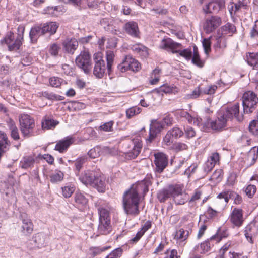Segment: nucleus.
Instances as JSON below:
<instances>
[{"instance_id":"31","label":"nucleus","mask_w":258,"mask_h":258,"mask_svg":"<svg viewBox=\"0 0 258 258\" xmlns=\"http://www.w3.org/2000/svg\"><path fill=\"white\" fill-rule=\"evenodd\" d=\"M221 35L225 36L226 35L232 36L236 32L235 26L230 23H227L221 28Z\"/></svg>"},{"instance_id":"33","label":"nucleus","mask_w":258,"mask_h":258,"mask_svg":"<svg viewBox=\"0 0 258 258\" xmlns=\"http://www.w3.org/2000/svg\"><path fill=\"white\" fill-rule=\"evenodd\" d=\"M229 235L227 230L225 228H219L216 234L210 237L211 241H215L216 243L219 242L222 238H226Z\"/></svg>"},{"instance_id":"23","label":"nucleus","mask_w":258,"mask_h":258,"mask_svg":"<svg viewBox=\"0 0 258 258\" xmlns=\"http://www.w3.org/2000/svg\"><path fill=\"white\" fill-rule=\"evenodd\" d=\"M21 217L22 221V232L26 235L31 233L33 230V225L31 220L25 213L22 214Z\"/></svg>"},{"instance_id":"7","label":"nucleus","mask_w":258,"mask_h":258,"mask_svg":"<svg viewBox=\"0 0 258 258\" xmlns=\"http://www.w3.org/2000/svg\"><path fill=\"white\" fill-rule=\"evenodd\" d=\"M117 68L121 72H125L127 70L137 72L140 70L141 67L137 60L130 55H127L122 62L117 66Z\"/></svg>"},{"instance_id":"48","label":"nucleus","mask_w":258,"mask_h":258,"mask_svg":"<svg viewBox=\"0 0 258 258\" xmlns=\"http://www.w3.org/2000/svg\"><path fill=\"white\" fill-rule=\"evenodd\" d=\"M100 24L106 31L113 32V28L111 24V19L106 18H103L100 21Z\"/></svg>"},{"instance_id":"5","label":"nucleus","mask_w":258,"mask_h":258,"mask_svg":"<svg viewBox=\"0 0 258 258\" xmlns=\"http://www.w3.org/2000/svg\"><path fill=\"white\" fill-rule=\"evenodd\" d=\"M226 122L227 119L223 115L218 117L215 120L207 119L203 124V131L209 132L210 129L216 131H220L226 126Z\"/></svg>"},{"instance_id":"35","label":"nucleus","mask_w":258,"mask_h":258,"mask_svg":"<svg viewBox=\"0 0 258 258\" xmlns=\"http://www.w3.org/2000/svg\"><path fill=\"white\" fill-rule=\"evenodd\" d=\"M74 200L76 205L79 207L85 206L88 203V200L82 193L76 192Z\"/></svg>"},{"instance_id":"9","label":"nucleus","mask_w":258,"mask_h":258,"mask_svg":"<svg viewBox=\"0 0 258 258\" xmlns=\"http://www.w3.org/2000/svg\"><path fill=\"white\" fill-rule=\"evenodd\" d=\"M229 220L234 227L238 228L241 227L244 221L243 210L235 207L232 208Z\"/></svg>"},{"instance_id":"34","label":"nucleus","mask_w":258,"mask_h":258,"mask_svg":"<svg viewBox=\"0 0 258 258\" xmlns=\"http://www.w3.org/2000/svg\"><path fill=\"white\" fill-rule=\"evenodd\" d=\"M35 163V160L32 156H26L23 158L20 163V166L23 169L32 168Z\"/></svg>"},{"instance_id":"38","label":"nucleus","mask_w":258,"mask_h":258,"mask_svg":"<svg viewBox=\"0 0 258 258\" xmlns=\"http://www.w3.org/2000/svg\"><path fill=\"white\" fill-rule=\"evenodd\" d=\"M92 186L95 187L98 191L103 192L105 189V183L104 180L101 178L99 177L96 175L95 181L92 185Z\"/></svg>"},{"instance_id":"32","label":"nucleus","mask_w":258,"mask_h":258,"mask_svg":"<svg viewBox=\"0 0 258 258\" xmlns=\"http://www.w3.org/2000/svg\"><path fill=\"white\" fill-rule=\"evenodd\" d=\"M210 238L202 243L200 245H196L194 247V251L196 253H200L201 254H204L210 249L211 244L210 243Z\"/></svg>"},{"instance_id":"54","label":"nucleus","mask_w":258,"mask_h":258,"mask_svg":"<svg viewBox=\"0 0 258 258\" xmlns=\"http://www.w3.org/2000/svg\"><path fill=\"white\" fill-rule=\"evenodd\" d=\"M63 173L59 171L55 173L52 174L50 176V181L52 183H57L60 182L63 178Z\"/></svg>"},{"instance_id":"57","label":"nucleus","mask_w":258,"mask_h":258,"mask_svg":"<svg viewBox=\"0 0 258 258\" xmlns=\"http://www.w3.org/2000/svg\"><path fill=\"white\" fill-rule=\"evenodd\" d=\"M100 148L99 146H96L94 148L90 149L87 154L89 157L92 159L97 158L100 155Z\"/></svg>"},{"instance_id":"43","label":"nucleus","mask_w":258,"mask_h":258,"mask_svg":"<svg viewBox=\"0 0 258 258\" xmlns=\"http://www.w3.org/2000/svg\"><path fill=\"white\" fill-rule=\"evenodd\" d=\"M106 60H107V69L108 72V73L111 71V67L113 63L114 54L113 51H107L106 52Z\"/></svg>"},{"instance_id":"61","label":"nucleus","mask_w":258,"mask_h":258,"mask_svg":"<svg viewBox=\"0 0 258 258\" xmlns=\"http://www.w3.org/2000/svg\"><path fill=\"white\" fill-rule=\"evenodd\" d=\"M229 197H230V199L234 200V203L235 204H240L242 202V197L234 191H231V193L229 195Z\"/></svg>"},{"instance_id":"55","label":"nucleus","mask_w":258,"mask_h":258,"mask_svg":"<svg viewBox=\"0 0 258 258\" xmlns=\"http://www.w3.org/2000/svg\"><path fill=\"white\" fill-rule=\"evenodd\" d=\"M110 247L105 246L102 247H96L91 248L90 249V254L93 256L94 257L99 254H100L101 252L106 250L108 249Z\"/></svg>"},{"instance_id":"46","label":"nucleus","mask_w":258,"mask_h":258,"mask_svg":"<svg viewBox=\"0 0 258 258\" xmlns=\"http://www.w3.org/2000/svg\"><path fill=\"white\" fill-rule=\"evenodd\" d=\"M160 91L164 92L165 93L175 94L178 91V89L175 86L165 84L160 87Z\"/></svg>"},{"instance_id":"13","label":"nucleus","mask_w":258,"mask_h":258,"mask_svg":"<svg viewBox=\"0 0 258 258\" xmlns=\"http://www.w3.org/2000/svg\"><path fill=\"white\" fill-rule=\"evenodd\" d=\"M221 23V18L217 16H211L205 20L203 24L205 32L209 34L213 32Z\"/></svg>"},{"instance_id":"15","label":"nucleus","mask_w":258,"mask_h":258,"mask_svg":"<svg viewBox=\"0 0 258 258\" xmlns=\"http://www.w3.org/2000/svg\"><path fill=\"white\" fill-rule=\"evenodd\" d=\"M258 233V219H254L247 225L244 230V235L246 238L251 243H253L252 237Z\"/></svg>"},{"instance_id":"14","label":"nucleus","mask_w":258,"mask_h":258,"mask_svg":"<svg viewBox=\"0 0 258 258\" xmlns=\"http://www.w3.org/2000/svg\"><path fill=\"white\" fill-rule=\"evenodd\" d=\"M223 115H224L227 119L235 117L239 122L242 121L243 119V114L239 113V103H236L233 106L228 107Z\"/></svg>"},{"instance_id":"8","label":"nucleus","mask_w":258,"mask_h":258,"mask_svg":"<svg viewBox=\"0 0 258 258\" xmlns=\"http://www.w3.org/2000/svg\"><path fill=\"white\" fill-rule=\"evenodd\" d=\"M94 61V66L93 68V74L98 78H102L105 72L106 67L105 62L102 59L101 54L96 53L93 56Z\"/></svg>"},{"instance_id":"37","label":"nucleus","mask_w":258,"mask_h":258,"mask_svg":"<svg viewBox=\"0 0 258 258\" xmlns=\"http://www.w3.org/2000/svg\"><path fill=\"white\" fill-rule=\"evenodd\" d=\"M248 64L255 68H258V52L248 53L247 55Z\"/></svg>"},{"instance_id":"4","label":"nucleus","mask_w":258,"mask_h":258,"mask_svg":"<svg viewBox=\"0 0 258 258\" xmlns=\"http://www.w3.org/2000/svg\"><path fill=\"white\" fill-rule=\"evenodd\" d=\"M20 130L24 137L33 136L34 120L28 114H22L19 118Z\"/></svg>"},{"instance_id":"39","label":"nucleus","mask_w":258,"mask_h":258,"mask_svg":"<svg viewBox=\"0 0 258 258\" xmlns=\"http://www.w3.org/2000/svg\"><path fill=\"white\" fill-rule=\"evenodd\" d=\"M132 49L141 56L145 57L148 55L147 48L141 44H136L133 45Z\"/></svg>"},{"instance_id":"64","label":"nucleus","mask_w":258,"mask_h":258,"mask_svg":"<svg viewBox=\"0 0 258 258\" xmlns=\"http://www.w3.org/2000/svg\"><path fill=\"white\" fill-rule=\"evenodd\" d=\"M250 37L251 38L258 37V20L255 21L254 24L250 30Z\"/></svg>"},{"instance_id":"51","label":"nucleus","mask_w":258,"mask_h":258,"mask_svg":"<svg viewBox=\"0 0 258 258\" xmlns=\"http://www.w3.org/2000/svg\"><path fill=\"white\" fill-rule=\"evenodd\" d=\"M189 199V196L185 193L181 194L177 197H175L174 201L176 205H183Z\"/></svg>"},{"instance_id":"44","label":"nucleus","mask_w":258,"mask_h":258,"mask_svg":"<svg viewBox=\"0 0 258 258\" xmlns=\"http://www.w3.org/2000/svg\"><path fill=\"white\" fill-rule=\"evenodd\" d=\"M9 181L11 183L10 185L8 186L7 184L4 182L1 183V187L2 188V190L5 192V194L6 196H8V194H11L12 196H13V190L12 189V183L13 182V178L12 177H9Z\"/></svg>"},{"instance_id":"12","label":"nucleus","mask_w":258,"mask_h":258,"mask_svg":"<svg viewBox=\"0 0 258 258\" xmlns=\"http://www.w3.org/2000/svg\"><path fill=\"white\" fill-rule=\"evenodd\" d=\"M181 47L180 43L174 41L169 37H164L161 41L159 48L164 49L173 53H177L179 52L178 49Z\"/></svg>"},{"instance_id":"45","label":"nucleus","mask_w":258,"mask_h":258,"mask_svg":"<svg viewBox=\"0 0 258 258\" xmlns=\"http://www.w3.org/2000/svg\"><path fill=\"white\" fill-rule=\"evenodd\" d=\"M188 235L189 231L181 228L176 231L175 237L179 240L184 241L187 238Z\"/></svg>"},{"instance_id":"52","label":"nucleus","mask_w":258,"mask_h":258,"mask_svg":"<svg viewBox=\"0 0 258 258\" xmlns=\"http://www.w3.org/2000/svg\"><path fill=\"white\" fill-rule=\"evenodd\" d=\"M141 110V108L137 106L131 107L126 111V116L128 118H130L134 115L140 113Z\"/></svg>"},{"instance_id":"40","label":"nucleus","mask_w":258,"mask_h":258,"mask_svg":"<svg viewBox=\"0 0 258 258\" xmlns=\"http://www.w3.org/2000/svg\"><path fill=\"white\" fill-rule=\"evenodd\" d=\"M60 51V45L57 43H53L49 46L48 52L52 56L57 57Z\"/></svg>"},{"instance_id":"3","label":"nucleus","mask_w":258,"mask_h":258,"mask_svg":"<svg viewBox=\"0 0 258 258\" xmlns=\"http://www.w3.org/2000/svg\"><path fill=\"white\" fill-rule=\"evenodd\" d=\"M258 104V97L252 91L245 92L242 96V104L244 113H252L256 108Z\"/></svg>"},{"instance_id":"27","label":"nucleus","mask_w":258,"mask_h":258,"mask_svg":"<svg viewBox=\"0 0 258 258\" xmlns=\"http://www.w3.org/2000/svg\"><path fill=\"white\" fill-rule=\"evenodd\" d=\"M134 144L135 147H131V151L127 154L126 157L130 159L136 158L140 153L142 148V141L139 139H136Z\"/></svg>"},{"instance_id":"47","label":"nucleus","mask_w":258,"mask_h":258,"mask_svg":"<svg viewBox=\"0 0 258 258\" xmlns=\"http://www.w3.org/2000/svg\"><path fill=\"white\" fill-rule=\"evenodd\" d=\"M75 188L72 185H67L61 187L62 196L66 198H70L75 191Z\"/></svg>"},{"instance_id":"10","label":"nucleus","mask_w":258,"mask_h":258,"mask_svg":"<svg viewBox=\"0 0 258 258\" xmlns=\"http://www.w3.org/2000/svg\"><path fill=\"white\" fill-rule=\"evenodd\" d=\"M97 206L99 214V221H111L110 216V207L108 203L102 200L97 202Z\"/></svg>"},{"instance_id":"53","label":"nucleus","mask_w":258,"mask_h":258,"mask_svg":"<svg viewBox=\"0 0 258 258\" xmlns=\"http://www.w3.org/2000/svg\"><path fill=\"white\" fill-rule=\"evenodd\" d=\"M160 72L161 70L157 68L153 70L151 74V79L150 80L151 84H156L159 81Z\"/></svg>"},{"instance_id":"63","label":"nucleus","mask_w":258,"mask_h":258,"mask_svg":"<svg viewBox=\"0 0 258 258\" xmlns=\"http://www.w3.org/2000/svg\"><path fill=\"white\" fill-rule=\"evenodd\" d=\"M210 39V38L208 39L205 38L203 39L202 42V44L204 49V51L206 54H208L211 51V42Z\"/></svg>"},{"instance_id":"59","label":"nucleus","mask_w":258,"mask_h":258,"mask_svg":"<svg viewBox=\"0 0 258 258\" xmlns=\"http://www.w3.org/2000/svg\"><path fill=\"white\" fill-rule=\"evenodd\" d=\"M62 81V79L57 77H52L49 79V83L53 87H59Z\"/></svg>"},{"instance_id":"18","label":"nucleus","mask_w":258,"mask_h":258,"mask_svg":"<svg viewBox=\"0 0 258 258\" xmlns=\"http://www.w3.org/2000/svg\"><path fill=\"white\" fill-rule=\"evenodd\" d=\"M225 6L224 0H214L206 5L204 10L206 13H216Z\"/></svg>"},{"instance_id":"30","label":"nucleus","mask_w":258,"mask_h":258,"mask_svg":"<svg viewBox=\"0 0 258 258\" xmlns=\"http://www.w3.org/2000/svg\"><path fill=\"white\" fill-rule=\"evenodd\" d=\"M7 124L10 130L11 138L14 140H18L20 139L19 130L14 121L11 119H9L7 121Z\"/></svg>"},{"instance_id":"20","label":"nucleus","mask_w":258,"mask_h":258,"mask_svg":"<svg viewBox=\"0 0 258 258\" xmlns=\"http://www.w3.org/2000/svg\"><path fill=\"white\" fill-rule=\"evenodd\" d=\"M123 30L129 35L137 38L139 36V29L137 22L130 21L124 24L123 27Z\"/></svg>"},{"instance_id":"50","label":"nucleus","mask_w":258,"mask_h":258,"mask_svg":"<svg viewBox=\"0 0 258 258\" xmlns=\"http://www.w3.org/2000/svg\"><path fill=\"white\" fill-rule=\"evenodd\" d=\"M87 158L86 156H83L77 158L75 161V166L77 171L76 174H78L83 165L87 161Z\"/></svg>"},{"instance_id":"6","label":"nucleus","mask_w":258,"mask_h":258,"mask_svg":"<svg viewBox=\"0 0 258 258\" xmlns=\"http://www.w3.org/2000/svg\"><path fill=\"white\" fill-rule=\"evenodd\" d=\"M77 66L86 73H89L91 69V56L88 51H81L76 58Z\"/></svg>"},{"instance_id":"42","label":"nucleus","mask_w":258,"mask_h":258,"mask_svg":"<svg viewBox=\"0 0 258 258\" xmlns=\"http://www.w3.org/2000/svg\"><path fill=\"white\" fill-rule=\"evenodd\" d=\"M171 196L175 199V197H177L181 194H185V192L183 191L182 188L179 185H170L169 186Z\"/></svg>"},{"instance_id":"26","label":"nucleus","mask_w":258,"mask_h":258,"mask_svg":"<svg viewBox=\"0 0 258 258\" xmlns=\"http://www.w3.org/2000/svg\"><path fill=\"white\" fill-rule=\"evenodd\" d=\"M112 232L111 221H99L97 233L99 235H107Z\"/></svg>"},{"instance_id":"60","label":"nucleus","mask_w":258,"mask_h":258,"mask_svg":"<svg viewBox=\"0 0 258 258\" xmlns=\"http://www.w3.org/2000/svg\"><path fill=\"white\" fill-rule=\"evenodd\" d=\"M218 212L211 207H209L205 213L206 216L209 219H213L217 217Z\"/></svg>"},{"instance_id":"25","label":"nucleus","mask_w":258,"mask_h":258,"mask_svg":"<svg viewBox=\"0 0 258 258\" xmlns=\"http://www.w3.org/2000/svg\"><path fill=\"white\" fill-rule=\"evenodd\" d=\"M44 35L42 29V25H35L32 27L29 32V37L30 41L32 43L37 42L39 37Z\"/></svg>"},{"instance_id":"36","label":"nucleus","mask_w":258,"mask_h":258,"mask_svg":"<svg viewBox=\"0 0 258 258\" xmlns=\"http://www.w3.org/2000/svg\"><path fill=\"white\" fill-rule=\"evenodd\" d=\"M171 195L169 187L168 186L167 188H164L159 190L157 195V197L159 201L162 203L165 202L171 196Z\"/></svg>"},{"instance_id":"41","label":"nucleus","mask_w":258,"mask_h":258,"mask_svg":"<svg viewBox=\"0 0 258 258\" xmlns=\"http://www.w3.org/2000/svg\"><path fill=\"white\" fill-rule=\"evenodd\" d=\"M40 96L44 97L49 100L52 101L62 100L63 97L60 95L55 94L52 92H49L48 91L42 92L39 93Z\"/></svg>"},{"instance_id":"49","label":"nucleus","mask_w":258,"mask_h":258,"mask_svg":"<svg viewBox=\"0 0 258 258\" xmlns=\"http://www.w3.org/2000/svg\"><path fill=\"white\" fill-rule=\"evenodd\" d=\"M173 139H178L183 135V132L179 127L175 126L168 131Z\"/></svg>"},{"instance_id":"11","label":"nucleus","mask_w":258,"mask_h":258,"mask_svg":"<svg viewBox=\"0 0 258 258\" xmlns=\"http://www.w3.org/2000/svg\"><path fill=\"white\" fill-rule=\"evenodd\" d=\"M154 156L155 158L154 163L155 165V170L156 172L161 173L168 165V157L166 155L161 152L155 153Z\"/></svg>"},{"instance_id":"2","label":"nucleus","mask_w":258,"mask_h":258,"mask_svg":"<svg viewBox=\"0 0 258 258\" xmlns=\"http://www.w3.org/2000/svg\"><path fill=\"white\" fill-rule=\"evenodd\" d=\"M18 30L19 31L18 34L15 35L11 31L8 32L5 37L1 40L2 44H7L10 51H17L22 44L25 28L23 27H19Z\"/></svg>"},{"instance_id":"58","label":"nucleus","mask_w":258,"mask_h":258,"mask_svg":"<svg viewBox=\"0 0 258 258\" xmlns=\"http://www.w3.org/2000/svg\"><path fill=\"white\" fill-rule=\"evenodd\" d=\"M179 55L185 58L186 60H190L192 55V52L190 49H184L183 50H178Z\"/></svg>"},{"instance_id":"17","label":"nucleus","mask_w":258,"mask_h":258,"mask_svg":"<svg viewBox=\"0 0 258 258\" xmlns=\"http://www.w3.org/2000/svg\"><path fill=\"white\" fill-rule=\"evenodd\" d=\"M46 240V236L45 234L39 233L35 234L30 241V248H41L45 246Z\"/></svg>"},{"instance_id":"19","label":"nucleus","mask_w":258,"mask_h":258,"mask_svg":"<svg viewBox=\"0 0 258 258\" xmlns=\"http://www.w3.org/2000/svg\"><path fill=\"white\" fill-rule=\"evenodd\" d=\"M75 138L71 136H68L59 140L56 144L54 149L60 153H63L75 141Z\"/></svg>"},{"instance_id":"16","label":"nucleus","mask_w":258,"mask_h":258,"mask_svg":"<svg viewBox=\"0 0 258 258\" xmlns=\"http://www.w3.org/2000/svg\"><path fill=\"white\" fill-rule=\"evenodd\" d=\"M163 123L160 121H152L150 124L149 135L146 139L147 144H150L156 138L158 133L164 128Z\"/></svg>"},{"instance_id":"22","label":"nucleus","mask_w":258,"mask_h":258,"mask_svg":"<svg viewBox=\"0 0 258 258\" xmlns=\"http://www.w3.org/2000/svg\"><path fill=\"white\" fill-rule=\"evenodd\" d=\"M96 175L93 171L87 170L83 172L79 179L80 181L86 185H91L95 181Z\"/></svg>"},{"instance_id":"29","label":"nucleus","mask_w":258,"mask_h":258,"mask_svg":"<svg viewBox=\"0 0 258 258\" xmlns=\"http://www.w3.org/2000/svg\"><path fill=\"white\" fill-rule=\"evenodd\" d=\"M59 122L48 116H45L42 120L41 126L43 130L54 129Z\"/></svg>"},{"instance_id":"56","label":"nucleus","mask_w":258,"mask_h":258,"mask_svg":"<svg viewBox=\"0 0 258 258\" xmlns=\"http://www.w3.org/2000/svg\"><path fill=\"white\" fill-rule=\"evenodd\" d=\"M136 139H134L131 140H128L123 143L122 145V148L124 150V154H125L126 157H127V154L131 151V147H135L134 145V143L135 142V140Z\"/></svg>"},{"instance_id":"62","label":"nucleus","mask_w":258,"mask_h":258,"mask_svg":"<svg viewBox=\"0 0 258 258\" xmlns=\"http://www.w3.org/2000/svg\"><path fill=\"white\" fill-rule=\"evenodd\" d=\"M123 250L121 248H117L113 250L106 258H119L122 254Z\"/></svg>"},{"instance_id":"28","label":"nucleus","mask_w":258,"mask_h":258,"mask_svg":"<svg viewBox=\"0 0 258 258\" xmlns=\"http://www.w3.org/2000/svg\"><path fill=\"white\" fill-rule=\"evenodd\" d=\"M59 27V24L55 22L46 23L42 25L44 34L48 33L50 35L54 34Z\"/></svg>"},{"instance_id":"1","label":"nucleus","mask_w":258,"mask_h":258,"mask_svg":"<svg viewBox=\"0 0 258 258\" xmlns=\"http://www.w3.org/2000/svg\"><path fill=\"white\" fill-rule=\"evenodd\" d=\"M151 184L150 178L147 177L136 185H133L124 192L123 197V207L126 214L134 216L139 215V193L142 191L144 194H146L148 191V187Z\"/></svg>"},{"instance_id":"21","label":"nucleus","mask_w":258,"mask_h":258,"mask_svg":"<svg viewBox=\"0 0 258 258\" xmlns=\"http://www.w3.org/2000/svg\"><path fill=\"white\" fill-rule=\"evenodd\" d=\"M66 52L73 54L78 46V41L75 38H67L62 43Z\"/></svg>"},{"instance_id":"24","label":"nucleus","mask_w":258,"mask_h":258,"mask_svg":"<svg viewBox=\"0 0 258 258\" xmlns=\"http://www.w3.org/2000/svg\"><path fill=\"white\" fill-rule=\"evenodd\" d=\"M226 47V38L224 36L219 35L216 36L215 42L213 44L215 51L218 54H221Z\"/></svg>"}]
</instances>
